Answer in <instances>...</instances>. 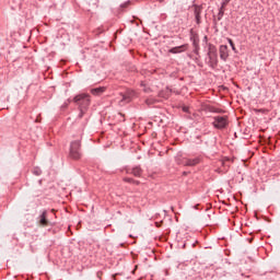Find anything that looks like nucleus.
Listing matches in <instances>:
<instances>
[{"mask_svg":"<svg viewBox=\"0 0 280 280\" xmlns=\"http://www.w3.org/2000/svg\"><path fill=\"white\" fill-rule=\"evenodd\" d=\"M73 101L79 105V119H82L86 113V108L91 106V96L89 94H79L73 98Z\"/></svg>","mask_w":280,"mask_h":280,"instance_id":"f257e3e1","label":"nucleus"},{"mask_svg":"<svg viewBox=\"0 0 280 280\" xmlns=\"http://www.w3.org/2000/svg\"><path fill=\"white\" fill-rule=\"evenodd\" d=\"M212 126L218 130H223L229 126V117L228 116H215L212 121Z\"/></svg>","mask_w":280,"mask_h":280,"instance_id":"f03ea898","label":"nucleus"},{"mask_svg":"<svg viewBox=\"0 0 280 280\" xmlns=\"http://www.w3.org/2000/svg\"><path fill=\"white\" fill-rule=\"evenodd\" d=\"M82 154L80 153V141H74L70 145V158L78 161Z\"/></svg>","mask_w":280,"mask_h":280,"instance_id":"7ed1b4c3","label":"nucleus"},{"mask_svg":"<svg viewBox=\"0 0 280 280\" xmlns=\"http://www.w3.org/2000/svg\"><path fill=\"white\" fill-rule=\"evenodd\" d=\"M208 56L211 67H215L218 65V50L215 49V47H209Z\"/></svg>","mask_w":280,"mask_h":280,"instance_id":"20e7f679","label":"nucleus"},{"mask_svg":"<svg viewBox=\"0 0 280 280\" xmlns=\"http://www.w3.org/2000/svg\"><path fill=\"white\" fill-rule=\"evenodd\" d=\"M49 224H51V222L47 219V210H44L39 215V226H49Z\"/></svg>","mask_w":280,"mask_h":280,"instance_id":"39448f33","label":"nucleus"},{"mask_svg":"<svg viewBox=\"0 0 280 280\" xmlns=\"http://www.w3.org/2000/svg\"><path fill=\"white\" fill-rule=\"evenodd\" d=\"M220 58L221 60L226 61V59L229 58V46L226 45L220 46Z\"/></svg>","mask_w":280,"mask_h":280,"instance_id":"423d86ee","label":"nucleus"},{"mask_svg":"<svg viewBox=\"0 0 280 280\" xmlns=\"http://www.w3.org/2000/svg\"><path fill=\"white\" fill-rule=\"evenodd\" d=\"M121 100L119 102L120 106H124V104H128L131 101L132 92H127L126 94L121 95Z\"/></svg>","mask_w":280,"mask_h":280,"instance_id":"0eeeda50","label":"nucleus"},{"mask_svg":"<svg viewBox=\"0 0 280 280\" xmlns=\"http://www.w3.org/2000/svg\"><path fill=\"white\" fill-rule=\"evenodd\" d=\"M187 50V45L177 46L170 49V54H183Z\"/></svg>","mask_w":280,"mask_h":280,"instance_id":"6e6552de","label":"nucleus"},{"mask_svg":"<svg viewBox=\"0 0 280 280\" xmlns=\"http://www.w3.org/2000/svg\"><path fill=\"white\" fill-rule=\"evenodd\" d=\"M106 92V88H95L91 90L92 95H103Z\"/></svg>","mask_w":280,"mask_h":280,"instance_id":"1a4fd4ad","label":"nucleus"},{"mask_svg":"<svg viewBox=\"0 0 280 280\" xmlns=\"http://www.w3.org/2000/svg\"><path fill=\"white\" fill-rule=\"evenodd\" d=\"M198 163H200V160H198V159L185 160L184 161V165H186L188 167H194V165H198Z\"/></svg>","mask_w":280,"mask_h":280,"instance_id":"9d476101","label":"nucleus"},{"mask_svg":"<svg viewBox=\"0 0 280 280\" xmlns=\"http://www.w3.org/2000/svg\"><path fill=\"white\" fill-rule=\"evenodd\" d=\"M201 13H202V9L200 7H196L195 8V16H196L197 23H200V14Z\"/></svg>","mask_w":280,"mask_h":280,"instance_id":"9b49d317","label":"nucleus"},{"mask_svg":"<svg viewBox=\"0 0 280 280\" xmlns=\"http://www.w3.org/2000/svg\"><path fill=\"white\" fill-rule=\"evenodd\" d=\"M131 174H133V176H141V167L132 168Z\"/></svg>","mask_w":280,"mask_h":280,"instance_id":"f8f14e48","label":"nucleus"},{"mask_svg":"<svg viewBox=\"0 0 280 280\" xmlns=\"http://www.w3.org/2000/svg\"><path fill=\"white\" fill-rule=\"evenodd\" d=\"M231 3V0H223L220 12H224V8Z\"/></svg>","mask_w":280,"mask_h":280,"instance_id":"ddd939ff","label":"nucleus"},{"mask_svg":"<svg viewBox=\"0 0 280 280\" xmlns=\"http://www.w3.org/2000/svg\"><path fill=\"white\" fill-rule=\"evenodd\" d=\"M229 44L231 45L233 51H235V44L233 43V39H229Z\"/></svg>","mask_w":280,"mask_h":280,"instance_id":"4468645a","label":"nucleus"},{"mask_svg":"<svg viewBox=\"0 0 280 280\" xmlns=\"http://www.w3.org/2000/svg\"><path fill=\"white\" fill-rule=\"evenodd\" d=\"M129 3H130V2H127V3L122 4V8L128 7Z\"/></svg>","mask_w":280,"mask_h":280,"instance_id":"2eb2a0df","label":"nucleus"},{"mask_svg":"<svg viewBox=\"0 0 280 280\" xmlns=\"http://www.w3.org/2000/svg\"><path fill=\"white\" fill-rule=\"evenodd\" d=\"M125 180H126L127 183H130V178H125Z\"/></svg>","mask_w":280,"mask_h":280,"instance_id":"dca6fc26","label":"nucleus"},{"mask_svg":"<svg viewBox=\"0 0 280 280\" xmlns=\"http://www.w3.org/2000/svg\"><path fill=\"white\" fill-rule=\"evenodd\" d=\"M184 110H185V113H187V108L186 107H184Z\"/></svg>","mask_w":280,"mask_h":280,"instance_id":"f3484780","label":"nucleus"}]
</instances>
